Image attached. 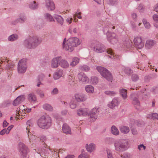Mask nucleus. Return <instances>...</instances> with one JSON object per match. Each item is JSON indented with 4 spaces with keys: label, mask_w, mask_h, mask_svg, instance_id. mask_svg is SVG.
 I'll list each match as a JSON object with an SVG mask.
<instances>
[{
    "label": "nucleus",
    "mask_w": 158,
    "mask_h": 158,
    "mask_svg": "<svg viewBox=\"0 0 158 158\" xmlns=\"http://www.w3.org/2000/svg\"><path fill=\"white\" fill-rule=\"evenodd\" d=\"M97 69L102 77L108 81H112L113 77L110 72L106 68L102 66H98Z\"/></svg>",
    "instance_id": "5"
},
{
    "label": "nucleus",
    "mask_w": 158,
    "mask_h": 158,
    "mask_svg": "<svg viewBox=\"0 0 158 158\" xmlns=\"http://www.w3.org/2000/svg\"><path fill=\"white\" fill-rule=\"evenodd\" d=\"M25 99L24 95H20L14 100L13 104L14 106H17L23 102L25 100Z\"/></svg>",
    "instance_id": "19"
},
{
    "label": "nucleus",
    "mask_w": 158,
    "mask_h": 158,
    "mask_svg": "<svg viewBox=\"0 0 158 158\" xmlns=\"http://www.w3.org/2000/svg\"><path fill=\"white\" fill-rule=\"evenodd\" d=\"M78 79L84 84H86L89 81V79L83 73H80L78 75Z\"/></svg>",
    "instance_id": "14"
},
{
    "label": "nucleus",
    "mask_w": 158,
    "mask_h": 158,
    "mask_svg": "<svg viewBox=\"0 0 158 158\" xmlns=\"http://www.w3.org/2000/svg\"><path fill=\"white\" fill-rule=\"evenodd\" d=\"M120 130L122 133L127 134L129 131V128L128 127L122 126L120 127Z\"/></svg>",
    "instance_id": "32"
},
{
    "label": "nucleus",
    "mask_w": 158,
    "mask_h": 158,
    "mask_svg": "<svg viewBox=\"0 0 158 158\" xmlns=\"http://www.w3.org/2000/svg\"><path fill=\"white\" fill-rule=\"evenodd\" d=\"M154 11L158 13V4H156L154 7Z\"/></svg>",
    "instance_id": "64"
},
{
    "label": "nucleus",
    "mask_w": 158,
    "mask_h": 158,
    "mask_svg": "<svg viewBox=\"0 0 158 158\" xmlns=\"http://www.w3.org/2000/svg\"><path fill=\"white\" fill-rule=\"evenodd\" d=\"M4 62L5 63H7V65L6 67V69L7 70H12L14 66V63L12 61L8 60L5 57H2L1 58V63Z\"/></svg>",
    "instance_id": "11"
},
{
    "label": "nucleus",
    "mask_w": 158,
    "mask_h": 158,
    "mask_svg": "<svg viewBox=\"0 0 158 158\" xmlns=\"http://www.w3.org/2000/svg\"><path fill=\"white\" fill-rule=\"evenodd\" d=\"M105 94L109 96H114L116 94L115 92L114 91H106L105 92Z\"/></svg>",
    "instance_id": "53"
},
{
    "label": "nucleus",
    "mask_w": 158,
    "mask_h": 158,
    "mask_svg": "<svg viewBox=\"0 0 158 158\" xmlns=\"http://www.w3.org/2000/svg\"><path fill=\"white\" fill-rule=\"evenodd\" d=\"M157 77V75L156 73H153L149 74L148 76L145 77V79H147L149 81L151 79H154L156 78Z\"/></svg>",
    "instance_id": "37"
},
{
    "label": "nucleus",
    "mask_w": 158,
    "mask_h": 158,
    "mask_svg": "<svg viewBox=\"0 0 158 158\" xmlns=\"http://www.w3.org/2000/svg\"><path fill=\"white\" fill-rule=\"evenodd\" d=\"M45 18L47 21L50 22H55V20L53 17L50 14L48 13H46L44 14Z\"/></svg>",
    "instance_id": "30"
},
{
    "label": "nucleus",
    "mask_w": 158,
    "mask_h": 158,
    "mask_svg": "<svg viewBox=\"0 0 158 158\" xmlns=\"http://www.w3.org/2000/svg\"><path fill=\"white\" fill-rule=\"evenodd\" d=\"M80 69L86 72L88 71L90 69V68L86 65H83L80 67Z\"/></svg>",
    "instance_id": "44"
},
{
    "label": "nucleus",
    "mask_w": 158,
    "mask_h": 158,
    "mask_svg": "<svg viewBox=\"0 0 158 158\" xmlns=\"http://www.w3.org/2000/svg\"><path fill=\"white\" fill-rule=\"evenodd\" d=\"M18 38V35L16 34L11 35L8 37V40L10 41H13L17 40Z\"/></svg>",
    "instance_id": "34"
},
{
    "label": "nucleus",
    "mask_w": 158,
    "mask_h": 158,
    "mask_svg": "<svg viewBox=\"0 0 158 158\" xmlns=\"http://www.w3.org/2000/svg\"><path fill=\"white\" fill-rule=\"evenodd\" d=\"M58 89L56 88H54L51 92V94L52 95L57 94L58 93Z\"/></svg>",
    "instance_id": "55"
},
{
    "label": "nucleus",
    "mask_w": 158,
    "mask_h": 158,
    "mask_svg": "<svg viewBox=\"0 0 158 158\" xmlns=\"http://www.w3.org/2000/svg\"><path fill=\"white\" fill-rule=\"evenodd\" d=\"M79 59L77 57H75L72 59V62L70 63V66L74 67L79 62Z\"/></svg>",
    "instance_id": "36"
},
{
    "label": "nucleus",
    "mask_w": 158,
    "mask_h": 158,
    "mask_svg": "<svg viewBox=\"0 0 158 158\" xmlns=\"http://www.w3.org/2000/svg\"><path fill=\"white\" fill-rule=\"evenodd\" d=\"M98 109L96 108H93L90 111H89L88 116L91 118V122L94 121L98 117L97 113L98 112Z\"/></svg>",
    "instance_id": "10"
},
{
    "label": "nucleus",
    "mask_w": 158,
    "mask_h": 158,
    "mask_svg": "<svg viewBox=\"0 0 158 158\" xmlns=\"http://www.w3.org/2000/svg\"><path fill=\"white\" fill-rule=\"evenodd\" d=\"M41 41V39L38 36L30 37L24 41L23 45L28 49H34L39 45Z\"/></svg>",
    "instance_id": "2"
},
{
    "label": "nucleus",
    "mask_w": 158,
    "mask_h": 158,
    "mask_svg": "<svg viewBox=\"0 0 158 158\" xmlns=\"http://www.w3.org/2000/svg\"><path fill=\"white\" fill-rule=\"evenodd\" d=\"M74 97L76 100L78 102H83L87 99L86 96L82 93L76 94Z\"/></svg>",
    "instance_id": "15"
},
{
    "label": "nucleus",
    "mask_w": 158,
    "mask_h": 158,
    "mask_svg": "<svg viewBox=\"0 0 158 158\" xmlns=\"http://www.w3.org/2000/svg\"><path fill=\"white\" fill-rule=\"evenodd\" d=\"M98 82V78L97 77H92L91 79V82L94 85H96Z\"/></svg>",
    "instance_id": "48"
},
{
    "label": "nucleus",
    "mask_w": 158,
    "mask_h": 158,
    "mask_svg": "<svg viewBox=\"0 0 158 158\" xmlns=\"http://www.w3.org/2000/svg\"><path fill=\"white\" fill-rule=\"evenodd\" d=\"M134 42L135 47L139 49H141L144 46V43L140 36H137L134 39Z\"/></svg>",
    "instance_id": "12"
},
{
    "label": "nucleus",
    "mask_w": 158,
    "mask_h": 158,
    "mask_svg": "<svg viewBox=\"0 0 158 158\" xmlns=\"http://www.w3.org/2000/svg\"><path fill=\"white\" fill-rule=\"evenodd\" d=\"M61 58V56H59L53 59L51 63L52 68H57L58 66L59 63Z\"/></svg>",
    "instance_id": "18"
},
{
    "label": "nucleus",
    "mask_w": 158,
    "mask_h": 158,
    "mask_svg": "<svg viewBox=\"0 0 158 158\" xmlns=\"http://www.w3.org/2000/svg\"><path fill=\"white\" fill-rule=\"evenodd\" d=\"M107 35L108 40L111 44H114L117 42V37L115 33L108 31Z\"/></svg>",
    "instance_id": "7"
},
{
    "label": "nucleus",
    "mask_w": 158,
    "mask_h": 158,
    "mask_svg": "<svg viewBox=\"0 0 158 158\" xmlns=\"http://www.w3.org/2000/svg\"><path fill=\"white\" fill-rule=\"evenodd\" d=\"M36 93L41 98H43L44 96V94L41 90H37L36 91Z\"/></svg>",
    "instance_id": "56"
},
{
    "label": "nucleus",
    "mask_w": 158,
    "mask_h": 158,
    "mask_svg": "<svg viewBox=\"0 0 158 158\" xmlns=\"http://www.w3.org/2000/svg\"><path fill=\"white\" fill-rule=\"evenodd\" d=\"M52 119L48 115H43L37 121L38 126L41 128L44 129L48 128L51 126Z\"/></svg>",
    "instance_id": "3"
},
{
    "label": "nucleus",
    "mask_w": 158,
    "mask_h": 158,
    "mask_svg": "<svg viewBox=\"0 0 158 158\" xmlns=\"http://www.w3.org/2000/svg\"><path fill=\"white\" fill-rule=\"evenodd\" d=\"M19 148L21 157L23 158L25 157L27 154V147L23 143H20Z\"/></svg>",
    "instance_id": "9"
},
{
    "label": "nucleus",
    "mask_w": 158,
    "mask_h": 158,
    "mask_svg": "<svg viewBox=\"0 0 158 158\" xmlns=\"http://www.w3.org/2000/svg\"><path fill=\"white\" fill-rule=\"evenodd\" d=\"M89 112V110L87 108H81L77 110V114L79 116L82 115L83 116L88 115Z\"/></svg>",
    "instance_id": "20"
},
{
    "label": "nucleus",
    "mask_w": 158,
    "mask_h": 158,
    "mask_svg": "<svg viewBox=\"0 0 158 158\" xmlns=\"http://www.w3.org/2000/svg\"><path fill=\"white\" fill-rule=\"evenodd\" d=\"M112 133L114 135H118L119 134V132L117 127L114 126H113L111 129Z\"/></svg>",
    "instance_id": "38"
},
{
    "label": "nucleus",
    "mask_w": 158,
    "mask_h": 158,
    "mask_svg": "<svg viewBox=\"0 0 158 158\" xmlns=\"http://www.w3.org/2000/svg\"><path fill=\"white\" fill-rule=\"evenodd\" d=\"M143 23L146 28L149 29L151 27V25L145 19H143L142 20Z\"/></svg>",
    "instance_id": "40"
},
{
    "label": "nucleus",
    "mask_w": 158,
    "mask_h": 158,
    "mask_svg": "<svg viewBox=\"0 0 158 158\" xmlns=\"http://www.w3.org/2000/svg\"><path fill=\"white\" fill-rule=\"evenodd\" d=\"M80 43L79 40L77 37L70 38L67 42L65 38L62 43L63 48L65 50L71 52L74 50L75 47L80 45Z\"/></svg>",
    "instance_id": "1"
},
{
    "label": "nucleus",
    "mask_w": 158,
    "mask_h": 158,
    "mask_svg": "<svg viewBox=\"0 0 158 158\" xmlns=\"http://www.w3.org/2000/svg\"><path fill=\"white\" fill-rule=\"evenodd\" d=\"M43 108L44 109L48 111H52L53 110L52 107L49 104H45L43 106Z\"/></svg>",
    "instance_id": "42"
},
{
    "label": "nucleus",
    "mask_w": 158,
    "mask_h": 158,
    "mask_svg": "<svg viewBox=\"0 0 158 158\" xmlns=\"http://www.w3.org/2000/svg\"><path fill=\"white\" fill-rule=\"evenodd\" d=\"M108 2L110 5H116L118 4V0H108Z\"/></svg>",
    "instance_id": "45"
},
{
    "label": "nucleus",
    "mask_w": 158,
    "mask_h": 158,
    "mask_svg": "<svg viewBox=\"0 0 158 158\" xmlns=\"http://www.w3.org/2000/svg\"><path fill=\"white\" fill-rule=\"evenodd\" d=\"M122 158H129V154L127 153H125L123 155H121Z\"/></svg>",
    "instance_id": "58"
},
{
    "label": "nucleus",
    "mask_w": 158,
    "mask_h": 158,
    "mask_svg": "<svg viewBox=\"0 0 158 158\" xmlns=\"http://www.w3.org/2000/svg\"><path fill=\"white\" fill-rule=\"evenodd\" d=\"M86 91L88 93H92L94 91V87L90 85H87L85 87Z\"/></svg>",
    "instance_id": "39"
},
{
    "label": "nucleus",
    "mask_w": 158,
    "mask_h": 158,
    "mask_svg": "<svg viewBox=\"0 0 158 158\" xmlns=\"http://www.w3.org/2000/svg\"><path fill=\"white\" fill-rule=\"evenodd\" d=\"M86 148L87 151L89 152H91L95 150V145L93 143H91L89 145L87 144L86 145Z\"/></svg>",
    "instance_id": "26"
},
{
    "label": "nucleus",
    "mask_w": 158,
    "mask_h": 158,
    "mask_svg": "<svg viewBox=\"0 0 158 158\" xmlns=\"http://www.w3.org/2000/svg\"><path fill=\"white\" fill-rule=\"evenodd\" d=\"M124 45L127 48H131L132 46V43L131 41L129 40H126L124 43Z\"/></svg>",
    "instance_id": "43"
},
{
    "label": "nucleus",
    "mask_w": 158,
    "mask_h": 158,
    "mask_svg": "<svg viewBox=\"0 0 158 158\" xmlns=\"http://www.w3.org/2000/svg\"><path fill=\"white\" fill-rule=\"evenodd\" d=\"M54 17L58 23L60 25H62L64 23L63 18L60 15L55 14Z\"/></svg>",
    "instance_id": "28"
},
{
    "label": "nucleus",
    "mask_w": 158,
    "mask_h": 158,
    "mask_svg": "<svg viewBox=\"0 0 158 158\" xmlns=\"http://www.w3.org/2000/svg\"><path fill=\"white\" fill-rule=\"evenodd\" d=\"M28 99L30 102H34L36 101V98L34 94L32 93L28 95Z\"/></svg>",
    "instance_id": "31"
},
{
    "label": "nucleus",
    "mask_w": 158,
    "mask_h": 158,
    "mask_svg": "<svg viewBox=\"0 0 158 158\" xmlns=\"http://www.w3.org/2000/svg\"><path fill=\"white\" fill-rule=\"evenodd\" d=\"M106 52L108 54L111 55V56H109V57L110 58H114L116 56L111 49H108Z\"/></svg>",
    "instance_id": "41"
},
{
    "label": "nucleus",
    "mask_w": 158,
    "mask_h": 158,
    "mask_svg": "<svg viewBox=\"0 0 158 158\" xmlns=\"http://www.w3.org/2000/svg\"><path fill=\"white\" fill-rule=\"evenodd\" d=\"M131 131L133 135H136L138 133L137 130L135 128H132V129H131Z\"/></svg>",
    "instance_id": "62"
},
{
    "label": "nucleus",
    "mask_w": 158,
    "mask_h": 158,
    "mask_svg": "<svg viewBox=\"0 0 158 158\" xmlns=\"http://www.w3.org/2000/svg\"><path fill=\"white\" fill-rule=\"evenodd\" d=\"M59 65L63 68H66L69 67V64L65 59H61L59 63Z\"/></svg>",
    "instance_id": "25"
},
{
    "label": "nucleus",
    "mask_w": 158,
    "mask_h": 158,
    "mask_svg": "<svg viewBox=\"0 0 158 158\" xmlns=\"http://www.w3.org/2000/svg\"><path fill=\"white\" fill-rule=\"evenodd\" d=\"M70 107L72 109H75L76 107V105L75 103L73 102H71L70 104Z\"/></svg>",
    "instance_id": "57"
},
{
    "label": "nucleus",
    "mask_w": 158,
    "mask_h": 158,
    "mask_svg": "<svg viewBox=\"0 0 158 158\" xmlns=\"http://www.w3.org/2000/svg\"><path fill=\"white\" fill-rule=\"evenodd\" d=\"M119 102H120L118 100V98H114L110 103L108 104V106L110 108L112 109L115 106H117Z\"/></svg>",
    "instance_id": "23"
},
{
    "label": "nucleus",
    "mask_w": 158,
    "mask_h": 158,
    "mask_svg": "<svg viewBox=\"0 0 158 158\" xmlns=\"http://www.w3.org/2000/svg\"><path fill=\"white\" fill-rule=\"evenodd\" d=\"M63 74V71L61 70H59L55 72L53 75L54 78L55 79H58L61 77Z\"/></svg>",
    "instance_id": "27"
},
{
    "label": "nucleus",
    "mask_w": 158,
    "mask_h": 158,
    "mask_svg": "<svg viewBox=\"0 0 158 158\" xmlns=\"http://www.w3.org/2000/svg\"><path fill=\"white\" fill-rule=\"evenodd\" d=\"M142 148H143L144 150H145L146 147L143 144H140L138 146V148L139 150H140Z\"/></svg>",
    "instance_id": "61"
},
{
    "label": "nucleus",
    "mask_w": 158,
    "mask_h": 158,
    "mask_svg": "<svg viewBox=\"0 0 158 158\" xmlns=\"http://www.w3.org/2000/svg\"><path fill=\"white\" fill-rule=\"evenodd\" d=\"M52 152V151L48 148H45L41 151V152H37L38 153L40 154V156L43 157H45L50 152Z\"/></svg>",
    "instance_id": "21"
},
{
    "label": "nucleus",
    "mask_w": 158,
    "mask_h": 158,
    "mask_svg": "<svg viewBox=\"0 0 158 158\" xmlns=\"http://www.w3.org/2000/svg\"><path fill=\"white\" fill-rule=\"evenodd\" d=\"M125 73L128 75H130L133 72L132 70L129 68H126L124 69Z\"/></svg>",
    "instance_id": "49"
},
{
    "label": "nucleus",
    "mask_w": 158,
    "mask_h": 158,
    "mask_svg": "<svg viewBox=\"0 0 158 158\" xmlns=\"http://www.w3.org/2000/svg\"><path fill=\"white\" fill-rule=\"evenodd\" d=\"M115 150L119 152H124L129 148L128 141L124 139L116 141L114 143Z\"/></svg>",
    "instance_id": "4"
},
{
    "label": "nucleus",
    "mask_w": 158,
    "mask_h": 158,
    "mask_svg": "<svg viewBox=\"0 0 158 158\" xmlns=\"http://www.w3.org/2000/svg\"><path fill=\"white\" fill-rule=\"evenodd\" d=\"M26 17L24 14H20L19 18L12 21V23L13 25H15L18 23H23L26 21Z\"/></svg>",
    "instance_id": "17"
},
{
    "label": "nucleus",
    "mask_w": 158,
    "mask_h": 158,
    "mask_svg": "<svg viewBox=\"0 0 158 158\" xmlns=\"http://www.w3.org/2000/svg\"><path fill=\"white\" fill-rule=\"evenodd\" d=\"M143 5L141 4H140L139 5V6L138 7V10L140 11H142L141 10H142L143 9Z\"/></svg>",
    "instance_id": "63"
},
{
    "label": "nucleus",
    "mask_w": 158,
    "mask_h": 158,
    "mask_svg": "<svg viewBox=\"0 0 158 158\" xmlns=\"http://www.w3.org/2000/svg\"><path fill=\"white\" fill-rule=\"evenodd\" d=\"M89 156L87 153H84L80 155L78 158H89Z\"/></svg>",
    "instance_id": "52"
},
{
    "label": "nucleus",
    "mask_w": 158,
    "mask_h": 158,
    "mask_svg": "<svg viewBox=\"0 0 158 158\" xmlns=\"http://www.w3.org/2000/svg\"><path fill=\"white\" fill-rule=\"evenodd\" d=\"M135 123L137 126L139 127H141L144 125V123L142 121L136 120L135 122Z\"/></svg>",
    "instance_id": "51"
},
{
    "label": "nucleus",
    "mask_w": 158,
    "mask_h": 158,
    "mask_svg": "<svg viewBox=\"0 0 158 158\" xmlns=\"http://www.w3.org/2000/svg\"><path fill=\"white\" fill-rule=\"evenodd\" d=\"M26 60L23 59L20 60L18 63V71L19 73H25L26 70Z\"/></svg>",
    "instance_id": "6"
},
{
    "label": "nucleus",
    "mask_w": 158,
    "mask_h": 158,
    "mask_svg": "<svg viewBox=\"0 0 158 158\" xmlns=\"http://www.w3.org/2000/svg\"><path fill=\"white\" fill-rule=\"evenodd\" d=\"M149 118L151 119L158 120V114L156 113H153L149 116Z\"/></svg>",
    "instance_id": "50"
},
{
    "label": "nucleus",
    "mask_w": 158,
    "mask_h": 158,
    "mask_svg": "<svg viewBox=\"0 0 158 158\" xmlns=\"http://www.w3.org/2000/svg\"><path fill=\"white\" fill-rule=\"evenodd\" d=\"M45 6L48 10L53 11L55 8V4L52 0H45Z\"/></svg>",
    "instance_id": "13"
},
{
    "label": "nucleus",
    "mask_w": 158,
    "mask_h": 158,
    "mask_svg": "<svg viewBox=\"0 0 158 158\" xmlns=\"http://www.w3.org/2000/svg\"><path fill=\"white\" fill-rule=\"evenodd\" d=\"M131 99L132 100V103L137 107H139L140 106V102L137 97L135 95H133L131 96Z\"/></svg>",
    "instance_id": "29"
},
{
    "label": "nucleus",
    "mask_w": 158,
    "mask_h": 158,
    "mask_svg": "<svg viewBox=\"0 0 158 158\" xmlns=\"http://www.w3.org/2000/svg\"><path fill=\"white\" fill-rule=\"evenodd\" d=\"M107 158H114L111 151L109 150H106Z\"/></svg>",
    "instance_id": "54"
},
{
    "label": "nucleus",
    "mask_w": 158,
    "mask_h": 158,
    "mask_svg": "<svg viewBox=\"0 0 158 158\" xmlns=\"http://www.w3.org/2000/svg\"><path fill=\"white\" fill-rule=\"evenodd\" d=\"M131 79L133 81L135 82L139 79V77L137 74H133L131 76Z\"/></svg>",
    "instance_id": "47"
},
{
    "label": "nucleus",
    "mask_w": 158,
    "mask_h": 158,
    "mask_svg": "<svg viewBox=\"0 0 158 158\" xmlns=\"http://www.w3.org/2000/svg\"><path fill=\"white\" fill-rule=\"evenodd\" d=\"M29 7L32 10L36 9L38 8V4L34 1L30 3L29 5Z\"/></svg>",
    "instance_id": "33"
},
{
    "label": "nucleus",
    "mask_w": 158,
    "mask_h": 158,
    "mask_svg": "<svg viewBox=\"0 0 158 158\" xmlns=\"http://www.w3.org/2000/svg\"><path fill=\"white\" fill-rule=\"evenodd\" d=\"M62 130L64 133L66 134H71V131L70 128L65 123L63 125Z\"/></svg>",
    "instance_id": "24"
},
{
    "label": "nucleus",
    "mask_w": 158,
    "mask_h": 158,
    "mask_svg": "<svg viewBox=\"0 0 158 158\" xmlns=\"http://www.w3.org/2000/svg\"><path fill=\"white\" fill-rule=\"evenodd\" d=\"M153 19L156 22L158 23V15L156 14H154L153 15Z\"/></svg>",
    "instance_id": "59"
},
{
    "label": "nucleus",
    "mask_w": 158,
    "mask_h": 158,
    "mask_svg": "<svg viewBox=\"0 0 158 158\" xmlns=\"http://www.w3.org/2000/svg\"><path fill=\"white\" fill-rule=\"evenodd\" d=\"M119 92L123 99H125L127 97V91L124 89H122L119 90Z\"/></svg>",
    "instance_id": "35"
},
{
    "label": "nucleus",
    "mask_w": 158,
    "mask_h": 158,
    "mask_svg": "<svg viewBox=\"0 0 158 158\" xmlns=\"http://www.w3.org/2000/svg\"><path fill=\"white\" fill-rule=\"evenodd\" d=\"M7 130H6V129H4L1 131L0 134L2 135H4L6 133V134H8V133H7Z\"/></svg>",
    "instance_id": "60"
},
{
    "label": "nucleus",
    "mask_w": 158,
    "mask_h": 158,
    "mask_svg": "<svg viewBox=\"0 0 158 158\" xmlns=\"http://www.w3.org/2000/svg\"><path fill=\"white\" fill-rule=\"evenodd\" d=\"M10 103V102L9 101H5L2 103L1 107L5 108L8 106Z\"/></svg>",
    "instance_id": "46"
},
{
    "label": "nucleus",
    "mask_w": 158,
    "mask_h": 158,
    "mask_svg": "<svg viewBox=\"0 0 158 158\" xmlns=\"http://www.w3.org/2000/svg\"><path fill=\"white\" fill-rule=\"evenodd\" d=\"M156 43V41L153 40H148L145 44V47L146 49H150L152 48Z\"/></svg>",
    "instance_id": "22"
},
{
    "label": "nucleus",
    "mask_w": 158,
    "mask_h": 158,
    "mask_svg": "<svg viewBox=\"0 0 158 158\" xmlns=\"http://www.w3.org/2000/svg\"><path fill=\"white\" fill-rule=\"evenodd\" d=\"M26 124L27 125V127L26 128L27 133L28 134V137L29 139V142L31 143V138L30 137V135H31V136H33V135H31V134L30 131V129L29 128V127H33V124L32 121L31 120H28L27 122L26 123Z\"/></svg>",
    "instance_id": "16"
},
{
    "label": "nucleus",
    "mask_w": 158,
    "mask_h": 158,
    "mask_svg": "<svg viewBox=\"0 0 158 158\" xmlns=\"http://www.w3.org/2000/svg\"><path fill=\"white\" fill-rule=\"evenodd\" d=\"M94 51L97 53H102L107 50L105 46L100 43L97 44L94 46Z\"/></svg>",
    "instance_id": "8"
}]
</instances>
